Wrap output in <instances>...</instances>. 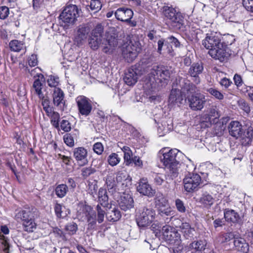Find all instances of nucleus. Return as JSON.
Returning a JSON list of instances; mask_svg holds the SVG:
<instances>
[{
	"label": "nucleus",
	"instance_id": "nucleus-1",
	"mask_svg": "<svg viewBox=\"0 0 253 253\" xmlns=\"http://www.w3.org/2000/svg\"><path fill=\"white\" fill-rule=\"evenodd\" d=\"M147 71H150V73L144 80L143 87L146 90L152 91L167 84L171 74L168 67L161 65L148 67Z\"/></svg>",
	"mask_w": 253,
	"mask_h": 253
},
{
	"label": "nucleus",
	"instance_id": "nucleus-2",
	"mask_svg": "<svg viewBox=\"0 0 253 253\" xmlns=\"http://www.w3.org/2000/svg\"><path fill=\"white\" fill-rule=\"evenodd\" d=\"M118 36L115 28L111 27L106 31L104 38L90 36L88 39V44L93 50L101 47L104 53L111 54L118 47Z\"/></svg>",
	"mask_w": 253,
	"mask_h": 253
},
{
	"label": "nucleus",
	"instance_id": "nucleus-3",
	"mask_svg": "<svg viewBox=\"0 0 253 253\" xmlns=\"http://www.w3.org/2000/svg\"><path fill=\"white\" fill-rule=\"evenodd\" d=\"M177 85L181 89L187 92L193 93L187 96L189 107L193 111H200L204 108L207 102L206 96L198 91L196 85L190 81L183 78H179L177 80Z\"/></svg>",
	"mask_w": 253,
	"mask_h": 253
},
{
	"label": "nucleus",
	"instance_id": "nucleus-4",
	"mask_svg": "<svg viewBox=\"0 0 253 253\" xmlns=\"http://www.w3.org/2000/svg\"><path fill=\"white\" fill-rule=\"evenodd\" d=\"M160 152L162 154V156L161 157V162L166 169V178L172 180L177 177L179 174L180 164L176 159L179 150L177 149L168 150L165 148L162 149Z\"/></svg>",
	"mask_w": 253,
	"mask_h": 253
},
{
	"label": "nucleus",
	"instance_id": "nucleus-5",
	"mask_svg": "<svg viewBox=\"0 0 253 253\" xmlns=\"http://www.w3.org/2000/svg\"><path fill=\"white\" fill-rule=\"evenodd\" d=\"M162 13L165 18L169 20L175 29L179 30L183 27L184 16L176 8L172 5H165L162 8Z\"/></svg>",
	"mask_w": 253,
	"mask_h": 253
},
{
	"label": "nucleus",
	"instance_id": "nucleus-6",
	"mask_svg": "<svg viewBox=\"0 0 253 253\" xmlns=\"http://www.w3.org/2000/svg\"><path fill=\"white\" fill-rule=\"evenodd\" d=\"M156 216L155 211L150 206L139 208L136 213V221L138 226L143 227L151 224Z\"/></svg>",
	"mask_w": 253,
	"mask_h": 253
},
{
	"label": "nucleus",
	"instance_id": "nucleus-7",
	"mask_svg": "<svg viewBox=\"0 0 253 253\" xmlns=\"http://www.w3.org/2000/svg\"><path fill=\"white\" fill-rule=\"evenodd\" d=\"M81 9L74 4L66 6L59 16L60 24L63 27L73 24L79 16Z\"/></svg>",
	"mask_w": 253,
	"mask_h": 253
},
{
	"label": "nucleus",
	"instance_id": "nucleus-8",
	"mask_svg": "<svg viewBox=\"0 0 253 253\" xmlns=\"http://www.w3.org/2000/svg\"><path fill=\"white\" fill-rule=\"evenodd\" d=\"M96 210L97 212V219L95 211L90 207L85 206L83 210L87 222L88 223V228L93 229L95 228L96 220L99 223H101L104 221L105 214V210L99 204L97 205Z\"/></svg>",
	"mask_w": 253,
	"mask_h": 253
},
{
	"label": "nucleus",
	"instance_id": "nucleus-9",
	"mask_svg": "<svg viewBox=\"0 0 253 253\" xmlns=\"http://www.w3.org/2000/svg\"><path fill=\"white\" fill-rule=\"evenodd\" d=\"M141 50V46L139 42L131 38L125 44L122 53L127 62H131L136 58Z\"/></svg>",
	"mask_w": 253,
	"mask_h": 253
},
{
	"label": "nucleus",
	"instance_id": "nucleus-10",
	"mask_svg": "<svg viewBox=\"0 0 253 253\" xmlns=\"http://www.w3.org/2000/svg\"><path fill=\"white\" fill-rule=\"evenodd\" d=\"M184 188L187 192L197 190L202 184L201 176L197 173L188 172L183 180Z\"/></svg>",
	"mask_w": 253,
	"mask_h": 253
},
{
	"label": "nucleus",
	"instance_id": "nucleus-11",
	"mask_svg": "<svg viewBox=\"0 0 253 253\" xmlns=\"http://www.w3.org/2000/svg\"><path fill=\"white\" fill-rule=\"evenodd\" d=\"M79 114L87 117L89 116L92 110L91 101L86 97L81 95L76 98Z\"/></svg>",
	"mask_w": 253,
	"mask_h": 253
},
{
	"label": "nucleus",
	"instance_id": "nucleus-12",
	"mask_svg": "<svg viewBox=\"0 0 253 253\" xmlns=\"http://www.w3.org/2000/svg\"><path fill=\"white\" fill-rule=\"evenodd\" d=\"M144 70H142V67L136 65L127 70L124 77V80L128 85H134L140 77L144 72Z\"/></svg>",
	"mask_w": 253,
	"mask_h": 253
},
{
	"label": "nucleus",
	"instance_id": "nucleus-13",
	"mask_svg": "<svg viewBox=\"0 0 253 253\" xmlns=\"http://www.w3.org/2000/svg\"><path fill=\"white\" fill-rule=\"evenodd\" d=\"M221 37L220 35L214 32L207 33L206 37L202 41V44L209 50L217 46H221Z\"/></svg>",
	"mask_w": 253,
	"mask_h": 253
},
{
	"label": "nucleus",
	"instance_id": "nucleus-14",
	"mask_svg": "<svg viewBox=\"0 0 253 253\" xmlns=\"http://www.w3.org/2000/svg\"><path fill=\"white\" fill-rule=\"evenodd\" d=\"M228 50L227 45L223 42L221 43V46L214 47L211 50H209L208 53L212 58L218 60L220 62H223L229 56Z\"/></svg>",
	"mask_w": 253,
	"mask_h": 253
},
{
	"label": "nucleus",
	"instance_id": "nucleus-15",
	"mask_svg": "<svg viewBox=\"0 0 253 253\" xmlns=\"http://www.w3.org/2000/svg\"><path fill=\"white\" fill-rule=\"evenodd\" d=\"M37 214L38 211L36 208L26 206L16 213L15 219L17 220H20L23 222L35 218Z\"/></svg>",
	"mask_w": 253,
	"mask_h": 253
},
{
	"label": "nucleus",
	"instance_id": "nucleus-16",
	"mask_svg": "<svg viewBox=\"0 0 253 253\" xmlns=\"http://www.w3.org/2000/svg\"><path fill=\"white\" fill-rule=\"evenodd\" d=\"M220 115L216 106H213L209 109L207 113L202 117V125L203 126L205 123V126L209 127L212 124L216 123Z\"/></svg>",
	"mask_w": 253,
	"mask_h": 253
},
{
	"label": "nucleus",
	"instance_id": "nucleus-17",
	"mask_svg": "<svg viewBox=\"0 0 253 253\" xmlns=\"http://www.w3.org/2000/svg\"><path fill=\"white\" fill-rule=\"evenodd\" d=\"M87 150L83 147L75 148L73 150V156L80 166H84L88 163Z\"/></svg>",
	"mask_w": 253,
	"mask_h": 253
},
{
	"label": "nucleus",
	"instance_id": "nucleus-18",
	"mask_svg": "<svg viewBox=\"0 0 253 253\" xmlns=\"http://www.w3.org/2000/svg\"><path fill=\"white\" fill-rule=\"evenodd\" d=\"M53 103L58 109L64 111L66 108L64 92L60 88H55L52 90Z\"/></svg>",
	"mask_w": 253,
	"mask_h": 253
},
{
	"label": "nucleus",
	"instance_id": "nucleus-19",
	"mask_svg": "<svg viewBox=\"0 0 253 253\" xmlns=\"http://www.w3.org/2000/svg\"><path fill=\"white\" fill-rule=\"evenodd\" d=\"M204 70L203 64L201 62H197L193 63L188 70V74L193 78V82L196 84H198L201 82L199 76Z\"/></svg>",
	"mask_w": 253,
	"mask_h": 253
},
{
	"label": "nucleus",
	"instance_id": "nucleus-20",
	"mask_svg": "<svg viewBox=\"0 0 253 253\" xmlns=\"http://www.w3.org/2000/svg\"><path fill=\"white\" fill-rule=\"evenodd\" d=\"M229 134L232 137L238 139L242 138L244 129L242 124L238 121H232L228 126Z\"/></svg>",
	"mask_w": 253,
	"mask_h": 253
},
{
	"label": "nucleus",
	"instance_id": "nucleus-21",
	"mask_svg": "<svg viewBox=\"0 0 253 253\" xmlns=\"http://www.w3.org/2000/svg\"><path fill=\"white\" fill-rule=\"evenodd\" d=\"M133 15V11L126 7L119 8L115 12V16L117 20L125 22H130Z\"/></svg>",
	"mask_w": 253,
	"mask_h": 253
},
{
	"label": "nucleus",
	"instance_id": "nucleus-22",
	"mask_svg": "<svg viewBox=\"0 0 253 253\" xmlns=\"http://www.w3.org/2000/svg\"><path fill=\"white\" fill-rule=\"evenodd\" d=\"M182 89L179 88H172L170 91L169 98V103L171 106L177 105L179 106L182 104L184 99V96L181 91Z\"/></svg>",
	"mask_w": 253,
	"mask_h": 253
},
{
	"label": "nucleus",
	"instance_id": "nucleus-23",
	"mask_svg": "<svg viewBox=\"0 0 253 253\" xmlns=\"http://www.w3.org/2000/svg\"><path fill=\"white\" fill-rule=\"evenodd\" d=\"M137 191L143 195L152 197L155 194L151 186L148 183V181L144 179H141L137 186Z\"/></svg>",
	"mask_w": 253,
	"mask_h": 253
},
{
	"label": "nucleus",
	"instance_id": "nucleus-24",
	"mask_svg": "<svg viewBox=\"0 0 253 253\" xmlns=\"http://www.w3.org/2000/svg\"><path fill=\"white\" fill-rule=\"evenodd\" d=\"M90 30V27L88 25H82L79 27L75 37V41L78 45L82 44L85 41Z\"/></svg>",
	"mask_w": 253,
	"mask_h": 253
},
{
	"label": "nucleus",
	"instance_id": "nucleus-25",
	"mask_svg": "<svg viewBox=\"0 0 253 253\" xmlns=\"http://www.w3.org/2000/svg\"><path fill=\"white\" fill-rule=\"evenodd\" d=\"M119 204L122 210L126 211L134 207L133 199L130 195L123 193L120 197Z\"/></svg>",
	"mask_w": 253,
	"mask_h": 253
},
{
	"label": "nucleus",
	"instance_id": "nucleus-26",
	"mask_svg": "<svg viewBox=\"0 0 253 253\" xmlns=\"http://www.w3.org/2000/svg\"><path fill=\"white\" fill-rule=\"evenodd\" d=\"M233 244L235 248L239 251L246 253L249 250V246L248 244L244 238L239 236L235 235L233 240Z\"/></svg>",
	"mask_w": 253,
	"mask_h": 253
},
{
	"label": "nucleus",
	"instance_id": "nucleus-27",
	"mask_svg": "<svg viewBox=\"0 0 253 253\" xmlns=\"http://www.w3.org/2000/svg\"><path fill=\"white\" fill-rule=\"evenodd\" d=\"M224 217L226 221L233 223H238L240 220L238 213L229 209L224 210Z\"/></svg>",
	"mask_w": 253,
	"mask_h": 253
},
{
	"label": "nucleus",
	"instance_id": "nucleus-28",
	"mask_svg": "<svg viewBox=\"0 0 253 253\" xmlns=\"http://www.w3.org/2000/svg\"><path fill=\"white\" fill-rule=\"evenodd\" d=\"M179 231L183 237L186 239H191L193 236V232L195 231L188 222H182L179 226Z\"/></svg>",
	"mask_w": 253,
	"mask_h": 253
},
{
	"label": "nucleus",
	"instance_id": "nucleus-29",
	"mask_svg": "<svg viewBox=\"0 0 253 253\" xmlns=\"http://www.w3.org/2000/svg\"><path fill=\"white\" fill-rule=\"evenodd\" d=\"M246 131H244L242 138L247 139L248 143L251 142L253 138V122L247 120L245 123Z\"/></svg>",
	"mask_w": 253,
	"mask_h": 253
},
{
	"label": "nucleus",
	"instance_id": "nucleus-30",
	"mask_svg": "<svg viewBox=\"0 0 253 253\" xmlns=\"http://www.w3.org/2000/svg\"><path fill=\"white\" fill-rule=\"evenodd\" d=\"M172 129L171 120L169 119L167 121H163L158 128V132L160 136H162Z\"/></svg>",
	"mask_w": 253,
	"mask_h": 253
},
{
	"label": "nucleus",
	"instance_id": "nucleus-31",
	"mask_svg": "<svg viewBox=\"0 0 253 253\" xmlns=\"http://www.w3.org/2000/svg\"><path fill=\"white\" fill-rule=\"evenodd\" d=\"M105 214L108 220L112 222L118 221L122 216L120 211L115 208L110 210Z\"/></svg>",
	"mask_w": 253,
	"mask_h": 253
},
{
	"label": "nucleus",
	"instance_id": "nucleus-32",
	"mask_svg": "<svg viewBox=\"0 0 253 253\" xmlns=\"http://www.w3.org/2000/svg\"><path fill=\"white\" fill-rule=\"evenodd\" d=\"M98 202L100 206L104 208L107 207L108 205V197L107 195V191L105 189L101 188L98 193Z\"/></svg>",
	"mask_w": 253,
	"mask_h": 253
},
{
	"label": "nucleus",
	"instance_id": "nucleus-33",
	"mask_svg": "<svg viewBox=\"0 0 253 253\" xmlns=\"http://www.w3.org/2000/svg\"><path fill=\"white\" fill-rule=\"evenodd\" d=\"M44 79L42 80H39V79H36L34 82L33 84L32 91L35 92L39 97V98H43V93L42 91V82H43Z\"/></svg>",
	"mask_w": 253,
	"mask_h": 253
},
{
	"label": "nucleus",
	"instance_id": "nucleus-34",
	"mask_svg": "<svg viewBox=\"0 0 253 253\" xmlns=\"http://www.w3.org/2000/svg\"><path fill=\"white\" fill-rule=\"evenodd\" d=\"M154 202L156 209L160 208L162 206H166L169 205L168 200L161 193H157L154 198Z\"/></svg>",
	"mask_w": 253,
	"mask_h": 253
},
{
	"label": "nucleus",
	"instance_id": "nucleus-35",
	"mask_svg": "<svg viewBox=\"0 0 253 253\" xmlns=\"http://www.w3.org/2000/svg\"><path fill=\"white\" fill-rule=\"evenodd\" d=\"M207 244V242L205 240L194 241L190 244L189 248L199 252L206 249Z\"/></svg>",
	"mask_w": 253,
	"mask_h": 253
},
{
	"label": "nucleus",
	"instance_id": "nucleus-36",
	"mask_svg": "<svg viewBox=\"0 0 253 253\" xmlns=\"http://www.w3.org/2000/svg\"><path fill=\"white\" fill-rule=\"evenodd\" d=\"M9 46L10 49L15 52H19L25 48V43L23 41L16 40L11 41L9 43Z\"/></svg>",
	"mask_w": 253,
	"mask_h": 253
},
{
	"label": "nucleus",
	"instance_id": "nucleus-37",
	"mask_svg": "<svg viewBox=\"0 0 253 253\" xmlns=\"http://www.w3.org/2000/svg\"><path fill=\"white\" fill-rule=\"evenodd\" d=\"M22 226L24 231L28 232H34L37 229V224L35 218L22 222Z\"/></svg>",
	"mask_w": 253,
	"mask_h": 253
},
{
	"label": "nucleus",
	"instance_id": "nucleus-38",
	"mask_svg": "<svg viewBox=\"0 0 253 253\" xmlns=\"http://www.w3.org/2000/svg\"><path fill=\"white\" fill-rule=\"evenodd\" d=\"M105 184L109 189H112L117 185V181L115 175L113 173H108L105 177Z\"/></svg>",
	"mask_w": 253,
	"mask_h": 253
},
{
	"label": "nucleus",
	"instance_id": "nucleus-39",
	"mask_svg": "<svg viewBox=\"0 0 253 253\" xmlns=\"http://www.w3.org/2000/svg\"><path fill=\"white\" fill-rule=\"evenodd\" d=\"M212 197L207 193H204L200 198V202L206 207H211L213 203Z\"/></svg>",
	"mask_w": 253,
	"mask_h": 253
},
{
	"label": "nucleus",
	"instance_id": "nucleus-40",
	"mask_svg": "<svg viewBox=\"0 0 253 253\" xmlns=\"http://www.w3.org/2000/svg\"><path fill=\"white\" fill-rule=\"evenodd\" d=\"M175 230L173 227L169 225H166L164 226L162 229V232L165 239L167 241L170 240L171 234H174L173 231Z\"/></svg>",
	"mask_w": 253,
	"mask_h": 253
},
{
	"label": "nucleus",
	"instance_id": "nucleus-41",
	"mask_svg": "<svg viewBox=\"0 0 253 253\" xmlns=\"http://www.w3.org/2000/svg\"><path fill=\"white\" fill-rule=\"evenodd\" d=\"M68 191V188L65 184H62L58 185L55 188V194L59 198L64 197Z\"/></svg>",
	"mask_w": 253,
	"mask_h": 253
},
{
	"label": "nucleus",
	"instance_id": "nucleus-42",
	"mask_svg": "<svg viewBox=\"0 0 253 253\" xmlns=\"http://www.w3.org/2000/svg\"><path fill=\"white\" fill-rule=\"evenodd\" d=\"M157 210L159 213L162 216H170L173 214V211L172 210L169 205L162 206L160 208L157 209Z\"/></svg>",
	"mask_w": 253,
	"mask_h": 253
},
{
	"label": "nucleus",
	"instance_id": "nucleus-43",
	"mask_svg": "<svg viewBox=\"0 0 253 253\" xmlns=\"http://www.w3.org/2000/svg\"><path fill=\"white\" fill-rule=\"evenodd\" d=\"M121 161V158L116 153H112L108 157V162L111 166H115L118 164Z\"/></svg>",
	"mask_w": 253,
	"mask_h": 253
},
{
	"label": "nucleus",
	"instance_id": "nucleus-44",
	"mask_svg": "<svg viewBox=\"0 0 253 253\" xmlns=\"http://www.w3.org/2000/svg\"><path fill=\"white\" fill-rule=\"evenodd\" d=\"M51 117V124L56 128L59 129V119L60 115L57 112H53L52 115L50 116Z\"/></svg>",
	"mask_w": 253,
	"mask_h": 253
},
{
	"label": "nucleus",
	"instance_id": "nucleus-45",
	"mask_svg": "<svg viewBox=\"0 0 253 253\" xmlns=\"http://www.w3.org/2000/svg\"><path fill=\"white\" fill-rule=\"evenodd\" d=\"M103 30L104 27L101 24H98L92 30L90 36L103 37L102 34Z\"/></svg>",
	"mask_w": 253,
	"mask_h": 253
},
{
	"label": "nucleus",
	"instance_id": "nucleus-46",
	"mask_svg": "<svg viewBox=\"0 0 253 253\" xmlns=\"http://www.w3.org/2000/svg\"><path fill=\"white\" fill-rule=\"evenodd\" d=\"M207 91L218 100H222L224 98L223 94L215 88L211 87L207 89Z\"/></svg>",
	"mask_w": 253,
	"mask_h": 253
},
{
	"label": "nucleus",
	"instance_id": "nucleus-47",
	"mask_svg": "<svg viewBox=\"0 0 253 253\" xmlns=\"http://www.w3.org/2000/svg\"><path fill=\"white\" fill-rule=\"evenodd\" d=\"M233 80L235 84L236 85L238 89H240L242 90V89L244 88L245 85H243L244 82L242 77L240 75L237 74H235Z\"/></svg>",
	"mask_w": 253,
	"mask_h": 253
},
{
	"label": "nucleus",
	"instance_id": "nucleus-48",
	"mask_svg": "<svg viewBox=\"0 0 253 253\" xmlns=\"http://www.w3.org/2000/svg\"><path fill=\"white\" fill-rule=\"evenodd\" d=\"M48 85L51 87L59 88L57 86L59 84V78L53 76H49L47 80Z\"/></svg>",
	"mask_w": 253,
	"mask_h": 253
},
{
	"label": "nucleus",
	"instance_id": "nucleus-49",
	"mask_svg": "<svg viewBox=\"0 0 253 253\" xmlns=\"http://www.w3.org/2000/svg\"><path fill=\"white\" fill-rule=\"evenodd\" d=\"M54 209L55 214L58 217H63L66 216V213L63 214V211L65 209V207L56 203L54 206Z\"/></svg>",
	"mask_w": 253,
	"mask_h": 253
},
{
	"label": "nucleus",
	"instance_id": "nucleus-50",
	"mask_svg": "<svg viewBox=\"0 0 253 253\" xmlns=\"http://www.w3.org/2000/svg\"><path fill=\"white\" fill-rule=\"evenodd\" d=\"M235 235L232 233H226L220 235V241L222 243L229 242L232 239H234Z\"/></svg>",
	"mask_w": 253,
	"mask_h": 253
},
{
	"label": "nucleus",
	"instance_id": "nucleus-51",
	"mask_svg": "<svg viewBox=\"0 0 253 253\" xmlns=\"http://www.w3.org/2000/svg\"><path fill=\"white\" fill-rule=\"evenodd\" d=\"M29 72L30 73V75L32 77H33L35 80L39 79V80H42L44 79V77L42 74L40 72V69L38 68H35L34 69L28 70Z\"/></svg>",
	"mask_w": 253,
	"mask_h": 253
},
{
	"label": "nucleus",
	"instance_id": "nucleus-52",
	"mask_svg": "<svg viewBox=\"0 0 253 253\" xmlns=\"http://www.w3.org/2000/svg\"><path fill=\"white\" fill-rule=\"evenodd\" d=\"M81 175L84 178H86L95 172V170L90 167L83 168L81 169Z\"/></svg>",
	"mask_w": 253,
	"mask_h": 253
},
{
	"label": "nucleus",
	"instance_id": "nucleus-53",
	"mask_svg": "<svg viewBox=\"0 0 253 253\" xmlns=\"http://www.w3.org/2000/svg\"><path fill=\"white\" fill-rule=\"evenodd\" d=\"M63 140L65 143L69 147H73L74 145V139L73 137L70 133H67L63 136Z\"/></svg>",
	"mask_w": 253,
	"mask_h": 253
},
{
	"label": "nucleus",
	"instance_id": "nucleus-54",
	"mask_svg": "<svg viewBox=\"0 0 253 253\" xmlns=\"http://www.w3.org/2000/svg\"><path fill=\"white\" fill-rule=\"evenodd\" d=\"M89 7L94 12L99 11L102 7L100 1L91 0Z\"/></svg>",
	"mask_w": 253,
	"mask_h": 253
},
{
	"label": "nucleus",
	"instance_id": "nucleus-55",
	"mask_svg": "<svg viewBox=\"0 0 253 253\" xmlns=\"http://www.w3.org/2000/svg\"><path fill=\"white\" fill-rule=\"evenodd\" d=\"M66 230L69 232V234L73 235L76 233L78 230V226L76 223H72L67 224L66 226Z\"/></svg>",
	"mask_w": 253,
	"mask_h": 253
},
{
	"label": "nucleus",
	"instance_id": "nucleus-56",
	"mask_svg": "<svg viewBox=\"0 0 253 253\" xmlns=\"http://www.w3.org/2000/svg\"><path fill=\"white\" fill-rule=\"evenodd\" d=\"M243 92L247 93L249 99L253 102V86L245 85L244 89H242Z\"/></svg>",
	"mask_w": 253,
	"mask_h": 253
},
{
	"label": "nucleus",
	"instance_id": "nucleus-57",
	"mask_svg": "<svg viewBox=\"0 0 253 253\" xmlns=\"http://www.w3.org/2000/svg\"><path fill=\"white\" fill-rule=\"evenodd\" d=\"M93 149L95 153L101 155L104 150V147L101 143L97 142L93 145Z\"/></svg>",
	"mask_w": 253,
	"mask_h": 253
},
{
	"label": "nucleus",
	"instance_id": "nucleus-58",
	"mask_svg": "<svg viewBox=\"0 0 253 253\" xmlns=\"http://www.w3.org/2000/svg\"><path fill=\"white\" fill-rule=\"evenodd\" d=\"M243 4L248 11L253 13V0H243Z\"/></svg>",
	"mask_w": 253,
	"mask_h": 253
},
{
	"label": "nucleus",
	"instance_id": "nucleus-59",
	"mask_svg": "<svg viewBox=\"0 0 253 253\" xmlns=\"http://www.w3.org/2000/svg\"><path fill=\"white\" fill-rule=\"evenodd\" d=\"M9 14V8L5 6H2L0 7V19H5Z\"/></svg>",
	"mask_w": 253,
	"mask_h": 253
},
{
	"label": "nucleus",
	"instance_id": "nucleus-60",
	"mask_svg": "<svg viewBox=\"0 0 253 253\" xmlns=\"http://www.w3.org/2000/svg\"><path fill=\"white\" fill-rule=\"evenodd\" d=\"M174 234H171V237L170 238V240H168V241L169 242H177V244H179L180 242V235L179 233H178V232L175 230L173 231Z\"/></svg>",
	"mask_w": 253,
	"mask_h": 253
},
{
	"label": "nucleus",
	"instance_id": "nucleus-61",
	"mask_svg": "<svg viewBox=\"0 0 253 253\" xmlns=\"http://www.w3.org/2000/svg\"><path fill=\"white\" fill-rule=\"evenodd\" d=\"M175 206L177 210L180 212H184L186 210L185 207L183 202L180 199L175 200Z\"/></svg>",
	"mask_w": 253,
	"mask_h": 253
},
{
	"label": "nucleus",
	"instance_id": "nucleus-62",
	"mask_svg": "<svg viewBox=\"0 0 253 253\" xmlns=\"http://www.w3.org/2000/svg\"><path fill=\"white\" fill-rule=\"evenodd\" d=\"M128 177V176L126 173L119 172L115 177L117 183H121L126 180Z\"/></svg>",
	"mask_w": 253,
	"mask_h": 253
},
{
	"label": "nucleus",
	"instance_id": "nucleus-63",
	"mask_svg": "<svg viewBox=\"0 0 253 253\" xmlns=\"http://www.w3.org/2000/svg\"><path fill=\"white\" fill-rule=\"evenodd\" d=\"M60 126L61 129L65 132H68L71 129L70 124L67 120H62L61 122Z\"/></svg>",
	"mask_w": 253,
	"mask_h": 253
},
{
	"label": "nucleus",
	"instance_id": "nucleus-64",
	"mask_svg": "<svg viewBox=\"0 0 253 253\" xmlns=\"http://www.w3.org/2000/svg\"><path fill=\"white\" fill-rule=\"evenodd\" d=\"M238 103L240 108L245 112L247 113L250 112V107L246 101L243 100H241L239 101Z\"/></svg>",
	"mask_w": 253,
	"mask_h": 253
}]
</instances>
